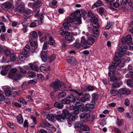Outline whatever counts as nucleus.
Returning <instances> with one entry per match:
<instances>
[{"instance_id":"nucleus-1","label":"nucleus","mask_w":133,"mask_h":133,"mask_svg":"<svg viewBox=\"0 0 133 133\" xmlns=\"http://www.w3.org/2000/svg\"><path fill=\"white\" fill-rule=\"evenodd\" d=\"M62 85L64 86L63 87V88H65L64 83H61L59 80L58 79H56L55 81L50 84V85L53 89L54 91H57L60 90L61 88L62 89V87H63Z\"/></svg>"},{"instance_id":"nucleus-2","label":"nucleus","mask_w":133,"mask_h":133,"mask_svg":"<svg viewBox=\"0 0 133 133\" xmlns=\"http://www.w3.org/2000/svg\"><path fill=\"white\" fill-rule=\"evenodd\" d=\"M71 16L74 17L78 25H80L82 23L81 16L79 11L72 13Z\"/></svg>"},{"instance_id":"nucleus-3","label":"nucleus","mask_w":133,"mask_h":133,"mask_svg":"<svg viewBox=\"0 0 133 133\" xmlns=\"http://www.w3.org/2000/svg\"><path fill=\"white\" fill-rule=\"evenodd\" d=\"M17 71V69L15 68H12L9 73L8 76L10 78H14L16 80L19 79L21 77V75H17L16 74Z\"/></svg>"},{"instance_id":"nucleus-4","label":"nucleus","mask_w":133,"mask_h":133,"mask_svg":"<svg viewBox=\"0 0 133 133\" xmlns=\"http://www.w3.org/2000/svg\"><path fill=\"white\" fill-rule=\"evenodd\" d=\"M132 40V38L131 35L129 34L126 37H124L121 39V42L123 45H126L130 43Z\"/></svg>"},{"instance_id":"nucleus-5","label":"nucleus","mask_w":133,"mask_h":133,"mask_svg":"<svg viewBox=\"0 0 133 133\" xmlns=\"http://www.w3.org/2000/svg\"><path fill=\"white\" fill-rule=\"evenodd\" d=\"M23 13V18L25 20H26L28 18H29L31 16V14H32V11L31 10L27 9L24 10Z\"/></svg>"},{"instance_id":"nucleus-6","label":"nucleus","mask_w":133,"mask_h":133,"mask_svg":"<svg viewBox=\"0 0 133 133\" xmlns=\"http://www.w3.org/2000/svg\"><path fill=\"white\" fill-rule=\"evenodd\" d=\"M2 8L3 9L6 10L8 9L13 8V6L10 2H7L2 4Z\"/></svg>"},{"instance_id":"nucleus-7","label":"nucleus","mask_w":133,"mask_h":133,"mask_svg":"<svg viewBox=\"0 0 133 133\" xmlns=\"http://www.w3.org/2000/svg\"><path fill=\"white\" fill-rule=\"evenodd\" d=\"M94 107V105L93 104L90 103L87 104L85 105V106L81 108L80 110L82 111H88L90 109H93Z\"/></svg>"},{"instance_id":"nucleus-8","label":"nucleus","mask_w":133,"mask_h":133,"mask_svg":"<svg viewBox=\"0 0 133 133\" xmlns=\"http://www.w3.org/2000/svg\"><path fill=\"white\" fill-rule=\"evenodd\" d=\"M61 115L62 116L63 120L65 118H69L71 117V115L69 114L68 111L66 109H64L63 110Z\"/></svg>"},{"instance_id":"nucleus-9","label":"nucleus","mask_w":133,"mask_h":133,"mask_svg":"<svg viewBox=\"0 0 133 133\" xmlns=\"http://www.w3.org/2000/svg\"><path fill=\"white\" fill-rule=\"evenodd\" d=\"M16 10L18 12L20 13H23L25 10L24 4L23 2L19 4L17 6Z\"/></svg>"},{"instance_id":"nucleus-10","label":"nucleus","mask_w":133,"mask_h":133,"mask_svg":"<svg viewBox=\"0 0 133 133\" xmlns=\"http://www.w3.org/2000/svg\"><path fill=\"white\" fill-rule=\"evenodd\" d=\"M91 115L89 113L84 112L80 113L79 114L80 118L82 119L85 118L87 119L90 118Z\"/></svg>"},{"instance_id":"nucleus-11","label":"nucleus","mask_w":133,"mask_h":133,"mask_svg":"<svg viewBox=\"0 0 133 133\" xmlns=\"http://www.w3.org/2000/svg\"><path fill=\"white\" fill-rule=\"evenodd\" d=\"M63 25V26L60 28V29L62 31H64L68 30L69 26H70V24L66 22L64 23Z\"/></svg>"},{"instance_id":"nucleus-12","label":"nucleus","mask_w":133,"mask_h":133,"mask_svg":"<svg viewBox=\"0 0 133 133\" xmlns=\"http://www.w3.org/2000/svg\"><path fill=\"white\" fill-rule=\"evenodd\" d=\"M96 37L95 36L92 35L88 38L87 40V43L88 45L92 44L95 41V39Z\"/></svg>"},{"instance_id":"nucleus-13","label":"nucleus","mask_w":133,"mask_h":133,"mask_svg":"<svg viewBox=\"0 0 133 133\" xmlns=\"http://www.w3.org/2000/svg\"><path fill=\"white\" fill-rule=\"evenodd\" d=\"M127 50V47L125 46H121L118 48V50L121 52L123 53L124 55H127L126 51Z\"/></svg>"},{"instance_id":"nucleus-14","label":"nucleus","mask_w":133,"mask_h":133,"mask_svg":"<svg viewBox=\"0 0 133 133\" xmlns=\"http://www.w3.org/2000/svg\"><path fill=\"white\" fill-rule=\"evenodd\" d=\"M29 67L31 69L33 70L37 71L39 70V69L38 67V65L35 64V63L33 64H30L29 65Z\"/></svg>"},{"instance_id":"nucleus-15","label":"nucleus","mask_w":133,"mask_h":133,"mask_svg":"<svg viewBox=\"0 0 133 133\" xmlns=\"http://www.w3.org/2000/svg\"><path fill=\"white\" fill-rule=\"evenodd\" d=\"M39 12H37L35 14L36 16H37L38 18L40 20L41 22H42L44 19V14L43 13V11H42V13H40L38 15Z\"/></svg>"},{"instance_id":"nucleus-16","label":"nucleus","mask_w":133,"mask_h":133,"mask_svg":"<svg viewBox=\"0 0 133 133\" xmlns=\"http://www.w3.org/2000/svg\"><path fill=\"white\" fill-rule=\"evenodd\" d=\"M30 43L31 46L35 48H37V43L36 39H30Z\"/></svg>"},{"instance_id":"nucleus-17","label":"nucleus","mask_w":133,"mask_h":133,"mask_svg":"<svg viewBox=\"0 0 133 133\" xmlns=\"http://www.w3.org/2000/svg\"><path fill=\"white\" fill-rule=\"evenodd\" d=\"M66 97L70 103L72 102H74L76 101V98L72 95L67 96Z\"/></svg>"},{"instance_id":"nucleus-18","label":"nucleus","mask_w":133,"mask_h":133,"mask_svg":"<svg viewBox=\"0 0 133 133\" xmlns=\"http://www.w3.org/2000/svg\"><path fill=\"white\" fill-rule=\"evenodd\" d=\"M41 57L42 61L44 62L47 60V56L44 51H42L41 54Z\"/></svg>"},{"instance_id":"nucleus-19","label":"nucleus","mask_w":133,"mask_h":133,"mask_svg":"<svg viewBox=\"0 0 133 133\" xmlns=\"http://www.w3.org/2000/svg\"><path fill=\"white\" fill-rule=\"evenodd\" d=\"M66 61L71 64L74 63L76 61V59L74 57H67L66 59Z\"/></svg>"},{"instance_id":"nucleus-20","label":"nucleus","mask_w":133,"mask_h":133,"mask_svg":"<svg viewBox=\"0 0 133 133\" xmlns=\"http://www.w3.org/2000/svg\"><path fill=\"white\" fill-rule=\"evenodd\" d=\"M65 38L68 41H72L73 40V36L70 35V33L69 32H66V35L65 36Z\"/></svg>"},{"instance_id":"nucleus-21","label":"nucleus","mask_w":133,"mask_h":133,"mask_svg":"<svg viewBox=\"0 0 133 133\" xmlns=\"http://www.w3.org/2000/svg\"><path fill=\"white\" fill-rule=\"evenodd\" d=\"M28 75L29 77L31 78H34L35 79H36V77L37 75L34 72L29 71L28 72Z\"/></svg>"},{"instance_id":"nucleus-22","label":"nucleus","mask_w":133,"mask_h":133,"mask_svg":"<svg viewBox=\"0 0 133 133\" xmlns=\"http://www.w3.org/2000/svg\"><path fill=\"white\" fill-rule=\"evenodd\" d=\"M17 122L19 124L23 123V119L21 114H19L17 116Z\"/></svg>"},{"instance_id":"nucleus-23","label":"nucleus","mask_w":133,"mask_h":133,"mask_svg":"<svg viewBox=\"0 0 133 133\" xmlns=\"http://www.w3.org/2000/svg\"><path fill=\"white\" fill-rule=\"evenodd\" d=\"M37 33L35 31H34L32 32V33L31 35L30 38V39H36L37 38Z\"/></svg>"},{"instance_id":"nucleus-24","label":"nucleus","mask_w":133,"mask_h":133,"mask_svg":"<svg viewBox=\"0 0 133 133\" xmlns=\"http://www.w3.org/2000/svg\"><path fill=\"white\" fill-rule=\"evenodd\" d=\"M102 3L101 1L98 0L95 4L92 5V8L93 9L95 7H97L99 6H101L102 5Z\"/></svg>"},{"instance_id":"nucleus-25","label":"nucleus","mask_w":133,"mask_h":133,"mask_svg":"<svg viewBox=\"0 0 133 133\" xmlns=\"http://www.w3.org/2000/svg\"><path fill=\"white\" fill-rule=\"evenodd\" d=\"M69 108L71 110H75L74 111V113L75 114H78L79 113V109L78 108L77 109L75 110V109L76 108L75 107L74 105H70Z\"/></svg>"},{"instance_id":"nucleus-26","label":"nucleus","mask_w":133,"mask_h":133,"mask_svg":"<svg viewBox=\"0 0 133 133\" xmlns=\"http://www.w3.org/2000/svg\"><path fill=\"white\" fill-rule=\"evenodd\" d=\"M81 45L82 46H84L87 45V41L86 42L84 36L81 37Z\"/></svg>"},{"instance_id":"nucleus-27","label":"nucleus","mask_w":133,"mask_h":133,"mask_svg":"<svg viewBox=\"0 0 133 133\" xmlns=\"http://www.w3.org/2000/svg\"><path fill=\"white\" fill-rule=\"evenodd\" d=\"M75 128H82L83 126V124L79 121H77L76 122L75 124Z\"/></svg>"},{"instance_id":"nucleus-28","label":"nucleus","mask_w":133,"mask_h":133,"mask_svg":"<svg viewBox=\"0 0 133 133\" xmlns=\"http://www.w3.org/2000/svg\"><path fill=\"white\" fill-rule=\"evenodd\" d=\"M131 1V0H122L120 5L122 7L126 5L127 3L129 4L130 2Z\"/></svg>"},{"instance_id":"nucleus-29","label":"nucleus","mask_w":133,"mask_h":133,"mask_svg":"<svg viewBox=\"0 0 133 133\" xmlns=\"http://www.w3.org/2000/svg\"><path fill=\"white\" fill-rule=\"evenodd\" d=\"M54 106L55 107L59 109H61L63 107V105L62 103L58 102H56L54 103Z\"/></svg>"},{"instance_id":"nucleus-30","label":"nucleus","mask_w":133,"mask_h":133,"mask_svg":"<svg viewBox=\"0 0 133 133\" xmlns=\"http://www.w3.org/2000/svg\"><path fill=\"white\" fill-rule=\"evenodd\" d=\"M42 4V2L40 1L36 3L35 4H34V5H33V8L35 9L37 8H38L41 6Z\"/></svg>"},{"instance_id":"nucleus-31","label":"nucleus","mask_w":133,"mask_h":133,"mask_svg":"<svg viewBox=\"0 0 133 133\" xmlns=\"http://www.w3.org/2000/svg\"><path fill=\"white\" fill-rule=\"evenodd\" d=\"M92 102L93 103H95V101L97 99L98 97V95L97 94L94 93L92 94Z\"/></svg>"},{"instance_id":"nucleus-32","label":"nucleus","mask_w":133,"mask_h":133,"mask_svg":"<svg viewBox=\"0 0 133 133\" xmlns=\"http://www.w3.org/2000/svg\"><path fill=\"white\" fill-rule=\"evenodd\" d=\"M66 96V93L64 91L60 92L58 95V97L59 98L65 97Z\"/></svg>"},{"instance_id":"nucleus-33","label":"nucleus","mask_w":133,"mask_h":133,"mask_svg":"<svg viewBox=\"0 0 133 133\" xmlns=\"http://www.w3.org/2000/svg\"><path fill=\"white\" fill-rule=\"evenodd\" d=\"M126 92V90L124 88L120 89L118 91V93L120 95H123L125 94Z\"/></svg>"},{"instance_id":"nucleus-34","label":"nucleus","mask_w":133,"mask_h":133,"mask_svg":"<svg viewBox=\"0 0 133 133\" xmlns=\"http://www.w3.org/2000/svg\"><path fill=\"white\" fill-rule=\"evenodd\" d=\"M49 41H48V44L50 45H53L55 43V40L53 39L52 37L51 36L49 37Z\"/></svg>"},{"instance_id":"nucleus-35","label":"nucleus","mask_w":133,"mask_h":133,"mask_svg":"<svg viewBox=\"0 0 133 133\" xmlns=\"http://www.w3.org/2000/svg\"><path fill=\"white\" fill-rule=\"evenodd\" d=\"M98 16L97 15H95L90 19V21L93 22H97L98 21Z\"/></svg>"},{"instance_id":"nucleus-36","label":"nucleus","mask_w":133,"mask_h":133,"mask_svg":"<svg viewBox=\"0 0 133 133\" xmlns=\"http://www.w3.org/2000/svg\"><path fill=\"white\" fill-rule=\"evenodd\" d=\"M49 125V123L46 121H44L42 123L40 124V126L43 128H45L46 127H48Z\"/></svg>"},{"instance_id":"nucleus-37","label":"nucleus","mask_w":133,"mask_h":133,"mask_svg":"<svg viewBox=\"0 0 133 133\" xmlns=\"http://www.w3.org/2000/svg\"><path fill=\"white\" fill-rule=\"evenodd\" d=\"M61 102L62 103V104H68L70 103L67 97L61 101Z\"/></svg>"},{"instance_id":"nucleus-38","label":"nucleus","mask_w":133,"mask_h":133,"mask_svg":"<svg viewBox=\"0 0 133 133\" xmlns=\"http://www.w3.org/2000/svg\"><path fill=\"white\" fill-rule=\"evenodd\" d=\"M56 58L55 55H51L49 57L48 59L50 63L52 62Z\"/></svg>"},{"instance_id":"nucleus-39","label":"nucleus","mask_w":133,"mask_h":133,"mask_svg":"<svg viewBox=\"0 0 133 133\" xmlns=\"http://www.w3.org/2000/svg\"><path fill=\"white\" fill-rule=\"evenodd\" d=\"M46 118L48 119L49 120L52 121L54 119V117L52 115L50 114L48 115L47 116Z\"/></svg>"},{"instance_id":"nucleus-40","label":"nucleus","mask_w":133,"mask_h":133,"mask_svg":"<svg viewBox=\"0 0 133 133\" xmlns=\"http://www.w3.org/2000/svg\"><path fill=\"white\" fill-rule=\"evenodd\" d=\"M114 61L115 62L114 63L116 64V65H118V64L121 62L120 60L118 59V58L116 57L115 56V57L114 58Z\"/></svg>"},{"instance_id":"nucleus-41","label":"nucleus","mask_w":133,"mask_h":133,"mask_svg":"<svg viewBox=\"0 0 133 133\" xmlns=\"http://www.w3.org/2000/svg\"><path fill=\"white\" fill-rule=\"evenodd\" d=\"M74 22V19L73 18L69 17L67 18L66 21L65 22L68 23L70 24V23H72Z\"/></svg>"},{"instance_id":"nucleus-42","label":"nucleus","mask_w":133,"mask_h":133,"mask_svg":"<svg viewBox=\"0 0 133 133\" xmlns=\"http://www.w3.org/2000/svg\"><path fill=\"white\" fill-rule=\"evenodd\" d=\"M29 83L28 82H24L22 85V88L24 90L27 89L29 85Z\"/></svg>"},{"instance_id":"nucleus-43","label":"nucleus","mask_w":133,"mask_h":133,"mask_svg":"<svg viewBox=\"0 0 133 133\" xmlns=\"http://www.w3.org/2000/svg\"><path fill=\"white\" fill-rule=\"evenodd\" d=\"M69 91H73L75 92L76 94L78 95L79 96H81L82 95L83 96V93L82 92H79L77 91L74 89H69Z\"/></svg>"},{"instance_id":"nucleus-44","label":"nucleus","mask_w":133,"mask_h":133,"mask_svg":"<svg viewBox=\"0 0 133 133\" xmlns=\"http://www.w3.org/2000/svg\"><path fill=\"white\" fill-rule=\"evenodd\" d=\"M117 91L116 90L111 89L110 91L111 95L112 96H115L117 94Z\"/></svg>"},{"instance_id":"nucleus-45","label":"nucleus","mask_w":133,"mask_h":133,"mask_svg":"<svg viewBox=\"0 0 133 133\" xmlns=\"http://www.w3.org/2000/svg\"><path fill=\"white\" fill-rule=\"evenodd\" d=\"M120 84L117 83H115L112 85V87L113 88H119L120 86Z\"/></svg>"},{"instance_id":"nucleus-46","label":"nucleus","mask_w":133,"mask_h":133,"mask_svg":"<svg viewBox=\"0 0 133 133\" xmlns=\"http://www.w3.org/2000/svg\"><path fill=\"white\" fill-rule=\"evenodd\" d=\"M2 91H0V104L1 103L2 101H3L5 99V97Z\"/></svg>"},{"instance_id":"nucleus-47","label":"nucleus","mask_w":133,"mask_h":133,"mask_svg":"<svg viewBox=\"0 0 133 133\" xmlns=\"http://www.w3.org/2000/svg\"><path fill=\"white\" fill-rule=\"evenodd\" d=\"M10 57L12 62L14 61L16 59V56L14 54H11L10 55Z\"/></svg>"},{"instance_id":"nucleus-48","label":"nucleus","mask_w":133,"mask_h":133,"mask_svg":"<svg viewBox=\"0 0 133 133\" xmlns=\"http://www.w3.org/2000/svg\"><path fill=\"white\" fill-rule=\"evenodd\" d=\"M4 51L6 56H8L10 55L11 51L9 49H4Z\"/></svg>"},{"instance_id":"nucleus-49","label":"nucleus","mask_w":133,"mask_h":133,"mask_svg":"<svg viewBox=\"0 0 133 133\" xmlns=\"http://www.w3.org/2000/svg\"><path fill=\"white\" fill-rule=\"evenodd\" d=\"M127 85L129 87H133V80H128L127 81Z\"/></svg>"},{"instance_id":"nucleus-50","label":"nucleus","mask_w":133,"mask_h":133,"mask_svg":"<svg viewBox=\"0 0 133 133\" xmlns=\"http://www.w3.org/2000/svg\"><path fill=\"white\" fill-rule=\"evenodd\" d=\"M7 67H8V66H7L5 68V69L1 71V73L2 75H6L7 72V70L6 69Z\"/></svg>"},{"instance_id":"nucleus-51","label":"nucleus","mask_w":133,"mask_h":133,"mask_svg":"<svg viewBox=\"0 0 133 133\" xmlns=\"http://www.w3.org/2000/svg\"><path fill=\"white\" fill-rule=\"evenodd\" d=\"M117 65L114 63H112L111 64H110L109 66V69H114L116 67V66Z\"/></svg>"},{"instance_id":"nucleus-52","label":"nucleus","mask_w":133,"mask_h":133,"mask_svg":"<svg viewBox=\"0 0 133 133\" xmlns=\"http://www.w3.org/2000/svg\"><path fill=\"white\" fill-rule=\"evenodd\" d=\"M84 97L86 101H89L90 100V97L89 94H85Z\"/></svg>"},{"instance_id":"nucleus-53","label":"nucleus","mask_w":133,"mask_h":133,"mask_svg":"<svg viewBox=\"0 0 133 133\" xmlns=\"http://www.w3.org/2000/svg\"><path fill=\"white\" fill-rule=\"evenodd\" d=\"M55 117L59 121H60L61 119H63L62 116L60 115H56L55 116Z\"/></svg>"},{"instance_id":"nucleus-54","label":"nucleus","mask_w":133,"mask_h":133,"mask_svg":"<svg viewBox=\"0 0 133 133\" xmlns=\"http://www.w3.org/2000/svg\"><path fill=\"white\" fill-rule=\"evenodd\" d=\"M110 81L112 82H114L118 81L117 78L115 76H112L110 78Z\"/></svg>"},{"instance_id":"nucleus-55","label":"nucleus","mask_w":133,"mask_h":133,"mask_svg":"<svg viewBox=\"0 0 133 133\" xmlns=\"http://www.w3.org/2000/svg\"><path fill=\"white\" fill-rule=\"evenodd\" d=\"M124 56V55L123 53H122L121 52H117L115 54V56L116 57H121L122 56Z\"/></svg>"},{"instance_id":"nucleus-56","label":"nucleus","mask_w":133,"mask_h":133,"mask_svg":"<svg viewBox=\"0 0 133 133\" xmlns=\"http://www.w3.org/2000/svg\"><path fill=\"white\" fill-rule=\"evenodd\" d=\"M80 44L79 43H76L74 44L73 48L75 49L79 48L80 46Z\"/></svg>"},{"instance_id":"nucleus-57","label":"nucleus","mask_w":133,"mask_h":133,"mask_svg":"<svg viewBox=\"0 0 133 133\" xmlns=\"http://www.w3.org/2000/svg\"><path fill=\"white\" fill-rule=\"evenodd\" d=\"M5 94L8 96H10L11 94V92L9 89H6L5 91Z\"/></svg>"},{"instance_id":"nucleus-58","label":"nucleus","mask_w":133,"mask_h":133,"mask_svg":"<svg viewBox=\"0 0 133 133\" xmlns=\"http://www.w3.org/2000/svg\"><path fill=\"white\" fill-rule=\"evenodd\" d=\"M24 50L27 53L29 52L30 51V47L28 45H26L24 48Z\"/></svg>"},{"instance_id":"nucleus-59","label":"nucleus","mask_w":133,"mask_h":133,"mask_svg":"<svg viewBox=\"0 0 133 133\" xmlns=\"http://www.w3.org/2000/svg\"><path fill=\"white\" fill-rule=\"evenodd\" d=\"M92 26L95 28H97L99 27V25L98 23L96 22H93L92 23Z\"/></svg>"},{"instance_id":"nucleus-60","label":"nucleus","mask_w":133,"mask_h":133,"mask_svg":"<svg viewBox=\"0 0 133 133\" xmlns=\"http://www.w3.org/2000/svg\"><path fill=\"white\" fill-rule=\"evenodd\" d=\"M117 108L118 111L120 112H122L124 110V108L122 107H119Z\"/></svg>"},{"instance_id":"nucleus-61","label":"nucleus","mask_w":133,"mask_h":133,"mask_svg":"<svg viewBox=\"0 0 133 133\" xmlns=\"http://www.w3.org/2000/svg\"><path fill=\"white\" fill-rule=\"evenodd\" d=\"M114 70H110V71L108 73V75L110 77L113 76L114 75Z\"/></svg>"},{"instance_id":"nucleus-62","label":"nucleus","mask_w":133,"mask_h":133,"mask_svg":"<svg viewBox=\"0 0 133 133\" xmlns=\"http://www.w3.org/2000/svg\"><path fill=\"white\" fill-rule=\"evenodd\" d=\"M132 116L128 112H127L125 113V117L128 119H130L131 118Z\"/></svg>"},{"instance_id":"nucleus-63","label":"nucleus","mask_w":133,"mask_h":133,"mask_svg":"<svg viewBox=\"0 0 133 133\" xmlns=\"http://www.w3.org/2000/svg\"><path fill=\"white\" fill-rule=\"evenodd\" d=\"M83 130L85 131H88L89 130V128L87 125H83Z\"/></svg>"},{"instance_id":"nucleus-64","label":"nucleus","mask_w":133,"mask_h":133,"mask_svg":"<svg viewBox=\"0 0 133 133\" xmlns=\"http://www.w3.org/2000/svg\"><path fill=\"white\" fill-rule=\"evenodd\" d=\"M86 88L89 91H92L94 90V87L91 86H88Z\"/></svg>"}]
</instances>
